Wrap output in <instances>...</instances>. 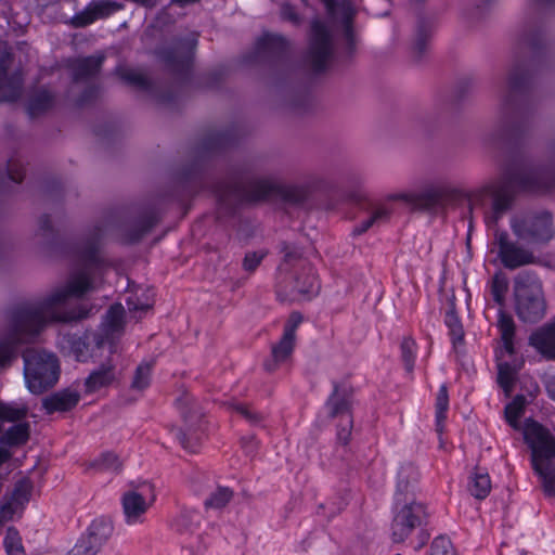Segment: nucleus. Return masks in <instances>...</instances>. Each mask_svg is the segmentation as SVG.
Listing matches in <instances>:
<instances>
[{"mask_svg":"<svg viewBox=\"0 0 555 555\" xmlns=\"http://www.w3.org/2000/svg\"><path fill=\"white\" fill-rule=\"evenodd\" d=\"M103 230L95 227L81 251L83 269L51 291L44 298L34 304L18 305L7 312V328L0 338V369L7 367L16 357L18 345L31 341L49 323H72L87 319L93 309L85 304L72 308L69 298H81L93 289L91 267H98L100 240Z\"/></svg>","mask_w":555,"mask_h":555,"instance_id":"nucleus-1","label":"nucleus"},{"mask_svg":"<svg viewBox=\"0 0 555 555\" xmlns=\"http://www.w3.org/2000/svg\"><path fill=\"white\" fill-rule=\"evenodd\" d=\"M498 107L494 134L502 140L518 141L531 127L528 75L521 62L513 63L496 85Z\"/></svg>","mask_w":555,"mask_h":555,"instance_id":"nucleus-2","label":"nucleus"},{"mask_svg":"<svg viewBox=\"0 0 555 555\" xmlns=\"http://www.w3.org/2000/svg\"><path fill=\"white\" fill-rule=\"evenodd\" d=\"M218 203V218L232 215L243 203H254L279 196L289 204H301L308 191L299 185L282 184L274 178L253 179L244 184L238 177H230L214 186Z\"/></svg>","mask_w":555,"mask_h":555,"instance_id":"nucleus-3","label":"nucleus"},{"mask_svg":"<svg viewBox=\"0 0 555 555\" xmlns=\"http://www.w3.org/2000/svg\"><path fill=\"white\" fill-rule=\"evenodd\" d=\"M525 440L531 449V463L535 474L542 479L544 491L555 496V438L551 431L534 421H528L525 427Z\"/></svg>","mask_w":555,"mask_h":555,"instance_id":"nucleus-4","label":"nucleus"},{"mask_svg":"<svg viewBox=\"0 0 555 555\" xmlns=\"http://www.w3.org/2000/svg\"><path fill=\"white\" fill-rule=\"evenodd\" d=\"M515 312L525 323H537L546 313L542 282L531 271H521L514 279Z\"/></svg>","mask_w":555,"mask_h":555,"instance_id":"nucleus-5","label":"nucleus"},{"mask_svg":"<svg viewBox=\"0 0 555 555\" xmlns=\"http://www.w3.org/2000/svg\"><path fill=\"white\" fill-rule=\"evenodd\" d=\"M23 359L25 379L33 393H42L56 384L60 366L55 354L44 350L26 349Z\"/></svg>","mask_w":555,"mask_h":555,"instance_id":"nucleus-6","label":"nucleus"},{"mask_svg":"<svg viewBox=\"0 0 555 555\" xmlns=\"http://www.w3.org/2000/svg\"><path fill=\"white\" fill-rule=\"evenodd\" d=\"M461 191L443 179H437L426 183L417 193H399L393 199L403 201L415 209L436 211L443 209L450 203L456 201Z\"/></svg>","mask_w":555,"mask_h":555,"instance_id":"nucleus-7","label":"nucleus"},{"mask_svg":"<svg viewBox=\"0 0 555 555\" xmlns=\"http://www.w3.org/2000/svg\"><path fill=\"white\" fill-rule=\"evenodd\" d=\"M513 233L528 243H546L553 238L555 228L553 216L547 210L530 211L511 220Z\"/></svg>","mask_w":555,"mask_h":555,"instance_id":"nucleus-8","label":"nucleus"},{"mask_svg":"<svg viewBox=\"0 0 555 555\" xmlns=\"http://www.w3.org/2000/svg\"><path fill=\"white\" fill-rule=\"evenodd\" d=\"M177 403L184 422V427L177 428L176 437L184 450L196 452L204 431L203 412L197 403L188 396L180 398Z\"/></svg>","mask_w":555,"mask_h":555,"instance_id":"nucleus-9","label":"nucleus"},{"mask_svg":"<svg viewBox=\"0 0 555 555\" xmlns=\"http://www.w3.org/2000/svg\"><path fill=\"white\" fill-rule=\"evenodd\" d=\"M335 52L333 36L326 24L314 20L310 26L307 62L314 72L325 69Z\"/></svg>","mask_w":555,"mask_h":555,"instance_id":"nucleus-10","label":"nucleus"},{"mask_svg":"<svg viewBox=\"0 0 555 555\" xmlns=\"http://www.w3.org/2000/svg\"><path fill=\"white\" fill-rule=\"evenodd\" d=\"M320 284L311 264H302L300 270H294L279 281L278 296L285 294V299L310 300L318 295ZM284 300V298H282Z\"/></svg>","mask_w":555,"mask_h":555,"instance_id":"nucleus-11","label":"nucleus"},{"mask_svg":"<svg viewBox=\"0 0 555 555\" xmlns=\"http://www.w3.org/2000/svg\"><path fill=\"white\" fill-rule=\"evenodd\" d=\"M334 389L328 397L325 406L331 417H340L337 429V439L347 444L351 437L353 420L350 413L352 391L346 384H333Z\"/></svg>","mask_w":555,"mask_h":555,"instance_id":"nucleus-12","label":"nucleus"},{"mask_svg":"<svg viewBox=\"0 0 555 555\" xmlns=\"http://www.w3.org/2000/svg\"><path fill=\"white\" fill-rule=\"evenodd\" d=\"M292 51L291 41L279 34L264 33L255 43L249 62L279 65L287 63Z\"/></svg>","mask_w":555,"mask_h":555,"instance_id":"nucleus-13","label":"nucleus"},{"mask_svg":"<svg viewBox=\"0 0 555 555\" xmlns=\"http://www.w3.org/2000/svg\"><path fill=\"white\" fill-rule=\"evenodd\" d=\"M426 516L425 506L414 499L402 500L399 506L395 501V516L391 524L393 542L404 541L416 527L422 525Z\"/></svg>","mask_w":555,"mask_h":555,"instance_id":"nucleus-14","label":"nucleus"},{"mask_svg":"<svg viewBox=\"0 0 555 555\" xmlns=\"http://www.w3.org/2000/svg\"><path fill=\"white\" fill-rule=\"evenodd\" d=\"M196 40L175 39L158 49L157 54L173 74L186 77L191 70Z\"/></svg>","mask_w":555,"mask_h":555,"instance_id":"nucleus-15","label":"nucleus"},{"mask_svg":"<svg viewBox=\"0 0 555 555\" xmlns=\"http://www.w3.org/2000/svg\"><path fill=\"white\" fill-rule=\"evenodd\" d=\"M13 54L7 42L0 41V102H14L23 89L20 69H12Z\"/></svg>","mask_w":555,"mask_h":555,"instance_id":"nucleus-16","label":"nucleus"},{"mask_svg":"<svg viewBox=\"0 0 555 555\" xmlns=\"http://www.w3.org/2000/svg\"><path fill=\"white\" fill-rule=\"evenodd\" d=\"M125 309L122 305H113L105 314L101 330L93 333V341L99 349L108 346L109 352H114L116 341L121 336L125 326Z\"/></svg>","mask_w":555,"mask_h":555,"instance_id":"nucleus-17","label":"nucleus"},{"mask_svg":"<svg viewBox=\"0 0 555 555\" xmlns=\"http://www.w3.org/2000/svg\"><path fill=\"white\" fill-rule=\"evenodd\" d=\"M154 498L153 488L149 483H144L140 492L137 490L125 492L121 496V505L126 522L128 525L141 522Z\"/></svg>","mask_w":555,"mask_h":555,"instance_id":"nucleus-18","label":"nucleus"},{"mask_svg":"<svg viewBox=\"0 0 555 555\" xmlns=\"http://www.w3.org/2000/svg\"><path fill=\"white\" fill-rule=\"evenodd\" d=\"M495 244L499 248V258L506 269L514 270L534 262L533 254L511 242L508 234L504 231L495 233Z\"/></svg>","mask_w":555,"mask_h":555,"instance_id":"nucleus-19","label":"nucleus"},{"mask_svg":"<svg viewBox=\"0 0 555 555\" xmlns=\"http://www.w3.org/2000/svg\"><path fill=\"white\" fill-rule=\"evenodd\" d=\"M122 5L113 0H98L89 3L81 12L76 13L70 24L74 27H86L96 20L106 18L113 13L119 11Z\"/></svg>","mask_w":555,"mask_h":555,"instance_id":"nucleus-20","label":"nucleus"},{"mask_svg":"<svg viewBox=\"0 0 555 555\" xmlns=\"http://www.w3.org/2000/svg\"><path fill=\"white\" fill-rule=\"evenodd\" d=\"M354 12L345 8L341 17V29L337 41V52L345 60L352 59L358 50L359 36L353 28Z\"/></svg>","mask_w":555,"mask_h":555,"instance_id":"nucleus-21","label":"nucleus"},{"mask_svg":"<svg viewBox=\"0 0 555 555\" xmlns=\"http://www.w3.org/2000/svg\"><path fill=\"white\" fill-rule=\"evenodd\" d=\"M418 479V470L413 464L405 463L400 466L397 474V485L395 492V501L397 502V506L402 503V500L414 499Z\"/></svg>","mask_w":555,"mask_h":555,"instance_id":"nucleus-22","label":"nucleus"},{"mask_svg":"<svg viewBox=\"0 0 555 555\" xmlns=\"http://www.w3.org/2000/svg\"><path fill=\"white\" fill-rule=\"evenodd\" d=\"M529 345L544 359L555 360V322H548L538 327L529 336Z\"/></svg>","mask_w":555,"mask_h":555,"instance_id":"nucleus-23","label":"nucleus"},{"mask_svg":"<svg viewBox=\"0 0 555 555\" xmlns=\"http://www.w3.org/2000/svg\"><path fill=\"white\" fill-rule=\"evenodd\" d=\"M159 214L155 207L144 209L126 229V237L129 243L139 242L158 222Z\"/></svg>","mask_w":555,"mask_h":555,"instance_id":"nucleus-24","label":"nucleus"},{"mask_svg":"<svg viewBox=\"0 0 555 555\" xmlns=\"http://www.w3.org/2000/svg\"><path fill=\"white\" fill-rule=\"evenodd\" d=\"M105 60L103 54L74 59L69 63L74 81H87L99 74Z\"/></svg>","mask_w":555,"mask_h":555,"instance_id":"nucleus-25","label":"nucleus"},{"mask_svg":"<svg viewBox=\"0 0 555 555\" xmlns=\"http://www.w3.org/2000/svg\"><path fill=\"white\" fill-rule=\"evenodd\" d=\"M80 400V395L76 390L63 389L42 399V406L48 414L54 412H67L74 409Z\"/></svg>","mask_w":555,"mask_h":555,"instance_id":"nucleus-26","label":"nucleus"},{"mask_svg":"<svg viewBox=\"0 0 555 555\" xmlns=\"http://www.w3.org/2000/svg\"><path fill=\"white\" fill-rule=\"evenodd\" d=\"M117 379L115 365L111 361L102 363L85 379V391L93 393L111 386Z\"/></svg>","mask_w":555,"mask_h":555,"instance_id":"nucleus-27","label":"nucleus"},{"mask_svg":"<svg viewBox=\"0 0 555 555\" xmlns=\"http://www.w3.org/2000/svg\"><path fill=\"white\" fill-rule=\"evenodd\" d=\"M113 533V525L106 518H99L91 522L81 538H87L92 547L99 552Z\"/></svg>","mask_w":555,"mask_h":555,"instance_id":"nucleus-28","label":"nucleus"},{"mask_svg":"<svg viewBox=\"0 0 555 555\" xmlns=\"http://www.w3.org/2000/svg\"><path fill=\"white\" fill-rule=\"evenodd\" d=\"M54 103V95L46 88L33 90L27 101V113L31 118L40 116L49 111Z\"/></svg>","mask_w":555,"mask_h":555,"instance_id":"nucleus-29","label":"nucleus"},{"mask_svg":"<svg viewBox=\"0 0 555 555\" xmlns=\"http://www.w3.org/2000/svg\"><path fill=\"white\" fill-rule=\"evenodd\" d=\"M295 344L296 338L283 334L279 343L272 346V361L264 363L266 370L274 371L279 363L285 362L292 356Z\"/></svg>","mask_w":555,"mask_h":555,"instance_id":"nucleus-30","label":"nucleus"},{"mask_svg":"<svg viewBox=\"0 0 555 555\" xmlns=\"http://www.w3.org/2000/svg\"><path fill=\"white\" fill-rule=\"evenodd\" d=\"M431 37V24L424 18L416 24L415 35L412 41V53L415 60H421L426 53Z\"/></svg>","mask_w":555,"mask_h":555,"instance_id":"nucleus-31","label":"nucleus"},{"mask_svg":"<svg viewBox=\"0 0 555 555\" xmlns=\"http://www.w3.org/2000/svg\"><path fill=\"white\" fill-rule=\"evenodd\" d=\"M201 517L193 509L183 508L171 520V528L179 534H192L198 527Z\"/></svg>","mask_w":555,"mask_h":555,"instance_id":"nucleus-32","label":"nucleus"},{"mask_svg":"<svg viewBox=\"0 0 555 555\" xmlns=\"http://www.w3.org/2000/svg\"><path fill=\"white\" fill-rule=\"evenodd\" d=\"M281 250L284 254L283 262L279 267L281 274L286 276L294 270H300L302 264H309L302 259L301 251L297 247L283 243Z\"/></svg>","mask_w":555,"mask_h":555,"instance_id":"nucleus-33","label":"nucleus"},{"mask_svg":"<svg viewBox=\"0 0 555 555\" xmlns=\"http://www.w3.org/2000/svg\"><path fill=\"white\" fill-rule=\"evenodd\" d=\"M70 349L77 361L85 362L91 357L93 349H99L93 341V333L85 336L73 335L69 337Z\"/></svg>","mask_w":555,"mask_h":555,"instance_id":"nucleus-34","label":"nucleus"},{"mask_svg":"<svg viewBox=\"0 0 555 555\" xmlns=\"http://www.w3.org/2000/svg\"><path fill=\"white\" fill-rule=\"evenodd\" d=\"M390 215L391 209L388 208L387 206L375 207L367 219L363 220L357 227H354V229L352 230V234L361 235L373 227H379L386 223L389 220Z\"/></svg>","mask_w":555,"mask_h":555,"instance_id":"nucleus-35","label":"nucleus"},{"mask_svg":"<svg viewBox=\"0 0 555 555\" xmlns=\"http://www.w3.org/2000/svg\"><path fill=\"white\" fill-rule=\"evenodd\" d=\"M122 463L112 452H103L96 459L87 464V469H94L96 473H119Z\"/></svg>","mask_w":555,"mask_h":555,"instance_id":"nucleus-36","label":"nucleus"},{"mask_svg":"<svg viewBox=\"0 0 555 555\" xmlns=\"http://www.w3.org/2000/svg\"><path fill=\"white\" fill-rule=\"evenodd\" d=\"M498 327L501 332L504 349L507 353L513 354L515 336V322L513 318L501 310L499 313Z\"/></svg>","mask_w":555,"mask_h":555,"instance_id":"nucleus-37","label":"nucleus"},{"mask_svg":"<svg viewBox=\"0 0 555 555\" xmlns=\"http://www.w3.org/2000/svg\"><path fill=\"white\" fill-rule=\"evenodd\" d=\"M29 438V424L20 422L11 426L1 437V443L5 446H20Z\"/></svg>","mask_w":555,"mask_h":555,"instance_id":"nucleus-38","label":"nucleus"},{"mask_svg":"<svg viewBox=\"0 0 555 555\" xmlns=\"http://www.w3.org/2000/svg\"><path fill=\"white\" fill-rule=\"evenodd\" d=\"M526 399L524 396H516L512 402L505 406V418L509 426L515 429L519 428L518 420L525 413Z\"/></svg>","mask_w":555,"mask_h":555,"instance_id":"nucleus-39","label":"nucleus"},{"mask_svg":"<svg viewBox=\"0 0 555 555\" xmlns=\"http://www.w3.org/2000/svg\"><path fill=\"white\" fill-rule=\"evenodd\" d=\"M233 498V491L229 487H218L205 500L206 508L219 509L224 507Z\"/></svg>","mask_w":555,"mask_h":555,"instance_id":"nucleus-40","label":"nucleus"},{"mask_svg":"<svg viewBox=\"0 0 555 555\" xmlns=\"http://www.w3.org/2000/svg\"><path fill=\"white\" fill-rule=\"evenodd\" d=\"M491 490V481L488 474L476 473L469 483V492L476 499H485Z\"/></svg>","mask_w":555,"mask_h":555,"instance_id":"nucleus-41","label":"nucleus"},{"mask_svg":"<svg viewBox=\"0 0 555 555\" xmlns=\"http://www.w3.org/2000/svg\"><path fill=\"white\" fill-rule=\"evenodd\" d=\"M117 74L127 83L134 86L141 90L149 91L151 89V81L142 73L129 69V68H117Z\"/></svg>","mask_w":555,"mask_h":555,"instance_id":"nucleus-42","label":"nucleus"},{"mask_svg":"<svg viewBox=\"0 0 555 555\" xmlns=\"http://www.w3.org/2000/svg\"><path fill=\"white\" fill-rule=\"evenodd\" d=\"M234 134L231 131L215 132L204 141V149L206 151L223 149L234 143Z\"/></svg>","mask_w":555,"mask_h":555,"instance_id":"nucleus-43","label":"nucleus"},{"mask_svg":"<svg viewBox=\"0 0 555 555\" xmlns=\"http://www.w3.org/2000/svg\"><path fill=\"white\" fill-rule=\"evenodd\" d=\"M508 289V281L503 273H495L490 283V293L493 300L502 306L505 300V294Z\"/></svg>","mask_w":555,"mask_h":555,"instance_id":"nucleus-44","label":"nucleus"},{"mask_svg":"<svg viewBox=\"0 0 555 555\" xmlns=\"http://www.w3.org/2000/svg\"><path fill=\"white\" fill-rule=\"evenodd\" d=\"M444 321L447 326L450 328L453 344L455 345L460 341H463L464 331L460 318L455 312L454 304H451L450 309L447 311Z\"/></svg>","mask_w":555,"mask_h":555,"instance_id":"nucleus-45","label":"nucleus"},{"mask_svg":"<svg viewBox=\"0 0 555 555\" xmlns=\"http://www.w3.org/2000/svg\"><path fill=\"white\" fill-rule=\"evenodd\" d=\"M516 378V370L507 362L498 364V383L505 392L513 389Z\"/></svg>","mask_w":555,"mask_h":555,"instance_id":"nucleus-46","label":"nucleus"},{"mask_svg":"<svg viewBox=\"0 0 555 555\" xmlns=\"http://www.w3.org/2000/svg\"><path fill=\"white\" fill-rule=\"evenodd\" d=\"M152 364L144 362L137 366L131 388L134 390H143L149 387L151 380Z\"/></svg>","mask_w":555,"mask_h":555,"instance_id":"nucleus-47","label":"nucleus"},{"mask_svg":"<svg viewBox=\"0 0 555 555\" xmlns=\"http://www.w3.org/2000/svg\"><path fill=\"white\" fill-rule=\"evenodd\" d=\"M4 547L8 555H26L22 545L20 533L13 527L8 528L7 530Z\"/></svg>","mask_w":555,"mask_h":555,"instance_id":"nucleus-48","label":"nucleus"},{"mask_svg":"<svg viewBox=\"0 0 555 555\" xmlns=\"http://www.w3.org/2000/svg\"><path fill=\"white\" fill-rule=\"evenodd\" d=\"M415 341L411 338H404L401 343V357L408 373H412L415 362Z\"/></svg>","mask_w":555,"mask_h":555,"instance_id":"nucleus-49","label":"nucleus"},{"mask_svg":"<svg viewBox=\"0 0 555 555\" xmlns=\"http://www.w3.org/2000/svg\"><path fill=\"white\" fill-rule=\"evenodd\" d=\"M448 409L449 393L447 386L443 384L440 386L436 398V420L438 426L446 420Z\"/></svg>","mask_w":555,"mask_h":555,"instance_id":"nucleus-50","label":"nucleus"},{"mask_svg":"<svg viewBox=\"0 0 555 555\" xmlns=\"http://www.w3.org/2000/svg\"><path fill=\"white\" fill-rule=\"evenodd\" d=\"M429 555H456L449 538L440 535L434 539Z\"/></svg>","mask_w":555,"mask_h":555,"instance_id":"nucleus-51","label":"nucleus"},{"mask_svg":"<svg viewBox=\"0 0 555 555\" xmlns=\"http://www.w3.org/2000/svg\"><path fill=\"white\" fill-rule=\"evenodd\" d=\"M31 483L27 479H22L15 483L13 490V502L17 504H23L29 500L31 493Z\"/></svg>","mask_w":555,"mask_h":555,"instance_id":"nucleus-52","label":"nucleus"},{"mask_svg":"<svg viewBox=\"0 0 555 555\" xmlns=\"http://www.w3.org/2000/svg\"><path fill=\"white\" fill-rule=\"evenodd\" d=\"M129 311H146L152 308L153 299L149 296L142 300L138 295L129 296L127 299Z\"/></svg>","mask_w":555,"mask_h":555,"instance_id":"nucleus-53","label":"nucleus"},{"mask_svg":"<svg viewBox=\"0 0 555 555\" xmlns=\"http://www.w3.org/2000/svg\"><path fill=\"white\" fill-rule=\"evenodd\" d=\"M301 322L302 315L297 311L292 312L284 325L283 334L296 338V331Z\"/></svg>","mask_w":555,"mask_h":555,"instance_id":"nucleus-54","label":"nucleus"},{"mask_svg":"<svg viewBox=\"0 0 555 555\" xmlns=\"http://www.w3.org/2000/svg\"><path fill=\"white\" fill-rule=\"evenodd\" d=\"M96 551L88 542L87 538H79L67 555H96Z\"/></svg>","mask_w":555,"mask_h":555,"instance_id":"nucleus-55","label":"nucleus"},{"mask_svg":"<svg viewBox=\"0 0 555 555\" xmlns=\"http://www.w3.org/2000/svg\"><path fill=\"white\" fill-rule=\"evenodd\" d=\"M234 410L240 413L245 420H247L250 424H258L262 421L263 416L251 410L249 406L244 404H234Z\"/></svg>","mask_w":555,"mask_h":555,"instance_id":"nucleus-56","label":"nucleus"},{"mask_svg":"<svg viewBox=\"0 0 555 555\" xmlns=\"http://www.w3.org/2000/svg\"><path fill=\"white\" fill-rule=\"evenodd\" d=\"M8 175H9V178L16 182V183H21L24 179V169H23V166L20 162H17L16 159H10L9 163H8Z\"/></svg>","mask_w":555,"mask_h":555,"instance_id":"nucleus-57","label":"nucleus"},{"mask_svg":"<svg viewBox=\"0 0 555 555\" xmlns=\"http://www.w3.org/2000/svg\"><path fill=\"white\" fill-rule=\"evenodd\" d=\"M281 17L295 26L301 23V18L299 14L296 12V9L289 3H284L281 7Z\"/></svg>","mask_w":555,"mask_h":555,"instance_id":"nucleus-58","label":"nucleus"},{"mask_svg":"<svg viewBox=\"0 0 555 555\" xmlns=\"http://www.w3.org/2000/svg\"><path fill=\"white\" fill-rule=\"evenodd\" d=\"M264 255L259 253H247L243 260V268L248 271L253 272L256 270V268L260 264L261 260L263 259Z\"/></svg>","mask_w":555,"mask_h":555,"instance_id":"nucleus-59","label":"nucleus"},{"mask_svg":"<svg viewBox=\"0 0 555 555\" xmlns=\"http://www.w3.org/2000/svg\"><path fill=\"white\" fill-rule=\"evenodd\" d=\"M242 449L246 455H254L258 448V442L253 435L245 436L241 439Z\"/></svg>","mask_w":555,"mask_h":555,"instance_id":"nucleus-60","label":"nucleus"},{"mask_svg":"<svg viewBox=\"0 0 555 555\" xmlns=\"http://www.w3.org/2000/svg\"><path fill=\"white\" fill-rule=\"evenodd\" d=\"M15 513V507L13 506V503L10 502V503H7V504H3L1 507H0V518L2 519V521L7 522L9 521L10 519H12L13 515Z\"/></svg>","mask_w":555,"mask_h":555,"instance_id":"nucleus-61","label":"nucleus"},{"mask_svg":"<svg viewBox=\"0 0 555 555\" xmlns=\"http://www.w3.org/2000/svg\"><path fill=\"white\" fill-rule=\"evenodd\" d=\"M98 88L95 87H89L87 88L83 93L78 99L79 105H83L89 103L92 99H94L98 95Z\"/></svg>","mask_w":555,"mask_h":555,"instance_id":"nucleus-62","label":"nucleus"},{"mask_svg":"<svg viewBox=\"0 0 555 555\" xmlns=\"http://www.w3.org/2000/svg\"><path fill=\"white\" fill-rule=\"evenodd\" d=\"M546 391L553 400H555V375H546L544 377Z\"/></svg>","mask_w":555,"mask_h":555,"instance_id":"nucleus-63","label":"nucleus"},{"mask_svg":"<svg viewBox=\"0 0 555 555\" xmlns=\"http://www.w3.org/2000/svg\"><path fill=\"white\" fill-rule=\"evenodd\" d=\"M39 229H40V231H42L43 235L52 232V225H51V221H50V218L48 215H44L40 218Z\"/></svg>","mask_w":555,"mask_h":555,"instance_id":"nucleus-64","label":"nucleus"}]
</instances>
